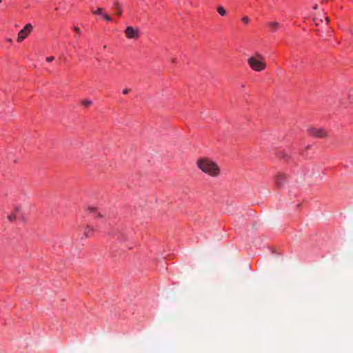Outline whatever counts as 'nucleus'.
<instances>
[{
  "label": "nucleus",
  "mask_w": 353,
  "mask_h": 353,
  "mask_svg": "<svg viewBox=\"0 0 353 353\" xmlns=\"http://www.w3.org/2000/svg\"><path fill=\"white\" fill-rule=\"evenodd\" d=\"M171 61H172L173 63H176V58H173V59L171 60Z\"/></svg>",
  "instance_id": "obj_20"
},
{
  "label": "nucleus",
  "mask_w": 353,
  "mask_h": 353,
  "mask_svg": "<svg viewBox=\"0 0 353 353\" xmlns=\"http://www.w3.org/2000/svg\"><path fill=\"white\" fill-rule=\"evenodd\" d=\"M81 103H82L83 105H84L85 107L88 108V107L90 106L92 104V102L90 100L84 99V100L82 101Z\"/></svg>",
  "instance_id": "obj_11"
},
{
  "label": "nucleus",
  "mask_w": 353,
  "mask_h": 353,
  "mask_svg": "<svg viewBox=\"0 0 353 353\" xmlns=\"http://www.w3.org/2000/svg\"><path fill=\"white\" fill-rule=\"evenodd\" d=\"M7 41L12 43V39H7Z\"/></svg>",
  "instance_id": "obj_21"
},
{
  "label": "nucleus",
  "mask_w": 353,
  "mask_h": 353,
  "mask_svg": "<svg viewBox=\"0 0 353 353\" xmlns=\"http://www.w3.org/2000/svg\"><path fill=\"white\" fill-rule=\"evenodd\" d=\"M196 164L201 170L211 176L216 177L220 174L219 166L210 159H199L197 160Z\"/></svg>",
  "instance_id": "obj_1"
},
{
  "label": "nucleus",
  "mask_w": 353,
  "mask_h": 353,
  "mask_svg": "<svg viewBox=\"0 0 353 353\" xmlns=\"http://www.w3.org/2000/svg\"><path fill=\"white\" fill-rule=\"evenodd\" d=\"M1 2V0H0V3Z\"/></svg>",
  "instance_id": "obj_25"
},
{
  "label": "nucleus",
  "mask_w": 353,
  "mask_h": 353,
  "mask_svg": "<svg viewBox=\"0 0 353 353\" xmlns=\"http://www.w3.org/2000/svg\"><path fill=\"white\" fill-rule=\"evenodd\" d=\"M268 26L271 28L272 32H275L281 26L280 23L277 21L269 22Z\"/></svg>",
  "instance_id": "obj_7"
},
{
  "label": "nucleus",
  "mask_w": 353,
  "mask_h": 353,
  "mask_svg": "<svg viewBox=\"0 0 353 353\" xmlns=\"http://www.w3.org/2000/svg\"><path fill=\"white\" fill-rule=\"evenodd\" d=\"M114 9H115V11H116V13L118 14V15H121V13H122V9L119 6V3L117 2H115L114 3Z\"/></svg>",
  "instance_id": "obj_9"
},
{
  "label": "nucleus",
  "mask_w": 353,
  "mask_h": 353,
  "mask_svg": "<svg viewBox=\"0 0 353 353\" xmlns=\"http://www.w3.org/2000/svg\"><path fill=\"white\" fill-rule=\"evenodd\" d=\"M286 183L287 176L285 174L279 173L275 176V183L277 188H283Z\"/></svg>",
  "instance_id": "obj_6"
},
{
  "label": "nucleus",
  "mask_w": 353,
  "mask_h": 353,
  "mask_svg": "<svg viewBox=\"0 0 353 353\" xmlns=\"http://www.w3.org/2000/svg\"><path fill=\"white\" fill-rule=\"evenodd\" d=\"M130 92V89H125L123 90V94H127Z\"/></svg>",
  "instance_id": "obj_19"
},
{
  "label": "nucleus",
  "mask_w": 353,
  "mask_h": 353,
  "mask_svg": "<svg viewBox=\"0 0 353 353\" xmlns=\"http://www.w3.org/2000/svg\"><path fill=\"white\" fill-rule=\"evenodd\" d=\"M16 219V214L14 213H12L9 216H8V219L10 221H14Z\"/></svg>",
  "instance_id": "obj_12"
},
{
  "label": "nucleus",
  "mask_w": 353,
  "mask_h": 353,
  "mask_svg": "<svg viewBox=\"0 0 353 353\" xmlns=\"http://www.w3.org/2000/svg\"><path fill=\"white\" fill-rule=\"evenodd\" d=\"M93 233H94L93 228H90V226H87L83 235L85 238H89L93 235Z\"/></svg>",
  "instance_id": "obj_8"
},
{
  "label": "nucleus",
  "mask_w": 353,
  "mask_h": 353,
  "mask_svg": "<svg viewBox=\"0 0 353 353\" xmlns=\"http://www.w3.org/2000/svg\"><path fill=\"white\" fill-rule=\"evenodd\" d=\"M125 34L128 39H137L140 36L139 29H135L132 26H128L125 29Z\"/></svg>",
  "instance_id": "obj_5"
},
{
  "label": "nucleus",
  "mask_w": 353,
  "mask_h": 353,
  "mask_svg": "<svg viewBox=\"0 0 353 353\" xmlns=\"http://www.w3.org/2000/svg\"><path fill=\"white\" fill-rule=\"evenodd\" d=\"M313 8H314V10H316V9L318 8V6H317L316 4V5H314V7H313Z\"/></svg>",
  "instance_id": "obj_24"
},
{
  "label": "nucleus",
  "mask_w": 353,
  "mask_h": 353,
  "mask_svg": "<svg viewBox=\"0 0 353 353\" xmlns=\"http://www.w3.org/2000/svg\"><path fill=\"white\" fill-rule=\"evenodd\" d=\"M307 133L314 138L324 139L328 137V132L323 128L309 127Z\"/></svg>",
  "instance_id": "obj_3"
},
{
  "label": "nucleus",
  "mask_w": 353,
  "mask_h": 353,
  "mask_svg": "<svg viewBox=\"0 0 353 353\" xmlns=\"http://www.w3.org/2000/svg\"><path fill=\"white\" fill-rule=\"evenodd\" d=\"M73 29L74 30V31L78 32L79 34L81 33V30L78 27H74Z\"/></svg>",
  "instance_id": "obj_18"
},
{
  "label": "nucleus",
  "mask_w": 353,
  "mask_h": 353,
  "mask_svg": "<svg viewBox=\"0 0 353 353\" xmlns=\"http://www.w3.org/2000/svg\"><path fill=\"white\" fill-rule=\"evenodd\" d=\"M248 62L250 68L256 72L262 71L266 67V63L263 61V57L259 53L250 57L248 59Z\"/></svg>",
  "instance_id": "obj_2"
},
{
  "label": "nucleus",
  "mask_w": 353,
  "mask_h": 353,
  "mask_svg": "<svg viewBox=\"0 0 353 353\" xmlns=\"http://www.w3.org/2000/svg\"><path fill=\"white\" fill-rule=\"evenodd\" d=\"M103 16L104 19H105L106 21H111V17H110L109 15H108V14H103Z\"/></svg>",
  "instance_id": "obj_15"
},
{
  "label": "nucleus",
  "mask_w": 353,
  "mask_h": 353,
  "mask_svg": "<svg viewBox=\"0 0 353 353\" xmlns=\"http://www.w3.org/2000/svg\"><path fill=\"white\" fill-rule=\"evenodd\" d=\"M93 13L96 14H102V15L103 14L102 13V8H99L96 11H93Z\"/></svg>",
  "instance_id": "obj_13"
},
{
  "label": "nucleus",
  "mask_w": 353,
  "mask_h": 353,
  "mask_svg": "<svg viewBox=\"0 0 353 353\" xmlns=\"http://www.w3.org/2000/svg\"><path fill=\"white\" fill-rule=\"evenodd\" d=\"M217 12H218V13H219L220 15H221V16H224V15H225V14H226V11H225V9H224V8H223V6H219V7L217 8Z\"/></svg>",
  "instance_id": "obj_10"
},
{
  "label": "nucleus",
  "mask_w": 353,
  "mask_h": 353,
  "mask_svg": "<svg viewBox=\"0 0 353 353\" xmlns=\"http://www.w3.org/2000/svg\"><path fill=\"white\" fill-rule=\"evenodd\" d=\"M33 27L30 23H27L18 34L17 41L21 42L32 31Z\"/></svg>",
  "instance_id": "obj_4"
},
{
  "label": "nucleus",
  "mask_w": 353,
  "mask_h": 353,
  "mask_svg": "<svg viewBox=\"0 0 353 353\" xmlns=\"http://www.w3.org/2000/svg\"><path fill=\"white\" fill-rule=\"evenodd\" d=\"M88 211L90 212V213H94L97 212V209L94 207H89L88 208Z\"/></svg>",
  "instance_id": "obj_14"
},
{
  "label": "nucleus",
  "mask_w": 353,
  "mask_h": 353,
  "mask_svg": "<svg viewBox=\"0 0 353 353\" xmlns=\"http://www.w3.org/2000/svg\"><path fill=\"white\" fill-rule=\"evenodd\" d=\"M97 216L98 217H103V215L100 212H99V213H97Z\"/></svg>",
  "instance_id": "obj_23"
},
{
  "label": "nucleus",
  "mask_w": 353,
  "mask_h": 353,
  "mask_svg": "<svg viewBox=\"0 0 353 353\" xmlns=\"http://www.w3.org/2000/svg\"><path fill=\"white\" fill-rule=\"evenodd\" d=\"M54 59V57H48V58L46 59V61H47L48 62H51V61H52Z\"/></svg>",
  "instance_id": "obj_17"
},
{
  "label": "nucleus",
  "mask_w": 353,
  "mask_h": 353,
  "mask_svg": "<svg viewBox=\"0 0 353 353\" xmlns=\"http://www.w3.org/2000/svg\"><path fill=\"white\" fill-rule=\"evenodd\" d=\"M325 20H326L327 23H328L330 22V19H329V17H325Z\"/></svg>",
  "instance_id": "obj_22"
},
{
  "label": "nucleus",
  "mask_w": 353,
  "mask_h": 353,
  "mask_svg": "<svg viewBox=\"0 0 353 353\" xmlns=\"http://www.w3.org/2000/svg\"><path fill=\"white\" fill-rule=\"evenodd\" d=\"M242 21L245 23H248L250 21V19L248 17L245 16L242 18Z\"/></svg>",
  "instance_id": "obj_16"
}]
</instances>
